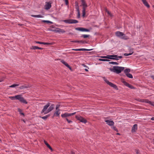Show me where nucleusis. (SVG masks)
I'll return each instance as SVG.
<instances>
[{
	"label": "nucleus",
	"mask_w": 154,
	"mask_h": 154,
	"mask_svg": "<svg viewBox=\"0 0 154 154\" xmlns=\"http://www.w3.org/2000/svg\"><path fill=\"white\" fill-rule=\"evenodd\" d=\"M82 65L83 66H84L85 67L88 68V67L87 66H86V65H85L83 64Z\"/></svg>",
	"instance_id": "56"
},
{
	"label": "nucleus",
	"mask_w": 154,
	"mask_h": 154,
	"mask_svg": "<svg viewBox=\"0 0 154 154\" xmlns=\"http://www.w3.org/2000/svg\"><path fill=\"white\" fill-rule=\"evenodd\" d=\"M81 1L82 6H88L85 0H82Z\"/></svg>",
	"instance_id": "24"
},
{
	"label": "nucleus",
	"mask_w": 154,
	"mask_h": 154,
	"mask_svg": "<svg viewBox=\"0 0 154 154\" xmlns=\"http://www.w3.org/2000/svg\"><path fill=\"white\" fill-rule=\"evenodd\" d=\"M15 99L19 100L21 102L24 103L26 104L27 103V102L26 100H25L24 98L21 97L20 95H18L15 96Z\"/></svg>",
	"instance_id": "4"
},
{
	"label": "nucleus",
	"mask_w": 154,
	"mask_h": 154,
	"mask_svg": "<svg viewBox=\"0 0 154 154\" xmlns=\"http://www.w3.org/2000/svg\"><path fill=\"white\" fill-rule=\"evenodd\" d=\"M75 118L77 119L80 121L81 122L84 123H85L87 122L86 120L80 116H76Z\"/></svg>",
	"instance_id": "6"
},
{
	"label": "nucleus",
	"mask_w": 154,
	"mask_h": 154,
	"mask_svg": "<svg viewBox=\"0 0 154 154\" xmlns=\"http://www.w3.org/2000/svg\"><path fill=\"white\" fill-rule=\"evenodd\" d=\"M2 81H3V80H0V82H2Z\"/></svg>",
	"instance_id": "63"
},
{
	"label": "nucleus",
	"mask_w": 154,
	"mask_h": 154,
	"mask_svg": "<svg viewBox=\"0 0 154 154\" xmlns=\"http://www.w3.org/2000/svg\"><path fill=\"white\" fill-rule=\"evenodd\" d=\"M124 67L117 66H113L112 68H109V69L111 72H114L117 74H119L123 70Z\"/></svg>",
	"instance_id": "2"
},
{
	"label": "nucleus",
	"mask_w": 154,
	"mask_h": 154,
	"mask_svg": "<svg viewBox=\"0 0 154 154\" xmlns=\"http://www.w3.org/2000/svg\"><path fill=\"white\" fill-rule=\"evenodd\" d=\"M108 85L115 89H117V87L116 85L111 82L109 83Z\"/></svg>",
	"instance_id": "20"
},
{
	"label": "nucleus",
	"mask_w": 154,
	"mask_h": 154,
	"mask_svg": "<svg viewBox=\"0 0 154 154\" xmlns=\"http://www.w3.org/2000/svg\"><path fill=\"white\" fill-rule=\"evenodd\" d=\"M51 151H53V150H52V148H51V147L50 146L48 147Z\"/></svg>",
	"instance_id": "53"
},
{
	"label": "nucleus",
	"mask_w": 154,
	"mask_h": 154,
	"mask_svg": "<svg viewBox=\"0 0 154 154\" xmlns=\"http://www.w3.org/2000/svg\"><path fill=\"white\" fill-rule=\"evenodd\" d=\"M137 154H140L139 152L138 151H137L136 152Z\"/></svg>",
	"instance_id": "58"
},
{
	"label": "nucleus",
	"mask_w": 154,
	"mask_h": 154,
	"mask_svg": "<svg viewBox=\"0 0 154 154\" xmlns=\"http://www.w3.org/2000/svg\"><path fill=\"white\" fill-rule=\"evenodd\" d=\"M115 34L117 36L122 39L126 40L129 39V38L128 36L125 35L123 32L120 31H117L116 32Z\"/></svg>",
	"instance_id": "3"
},
{
	"label": "nucleus",
	"mask_w": 154,
	"mask_h": 154,
	"mask_svg": "<svg viewBox=\"0 0 154 154\" xmlns=\"http://www.w3.org/2000/svg\"><path fill=\"white\" fill-rule=\"evenodd\" d=\"M125 75L128 77L130 78H133L132 75L131 74L129 73H127Z\"/></svg>",
	"instance_id": "28"
},
{
	"label": "nucleus",
	"mask_w": 154,
	"mask_h": 154,
	"mask_svg": "<svg viewBox=\"0 0 154 154\" xmlns=\"http://www.w3.org/2000/svg\"><path fill=\"white\" fill-rule=\"evenodd\" d=\"M133 53V52L132 51L129 53H125L124 54V55L125 56H128L131 55Z\"/></svg>",
	"instance_id": "35"
},
{
	"label": "nucleus",
	"mask_w": 154,
	"mask_h": 154,
	"mask_svg": "<svg viewBox=\"0 0 154 154\" xmlns=\"http://www.w3.org/2000/svg\"><path fill=\"white\" fill-rule=\"evenodd\" d=\"M72 42H78V43H79V41H77V40H74V41H72Z\"/></svg>",
	"instance_id": "51"
},
{
	"label": "nucleus",
	"mask_w": 154,
	"mask_h": 154,
	"mask_svg": "<svg viewBox=\"0 0 154 154\" xmlns=\"http://www.w3.org/2000/svg\"><path fill=\"white\" fill-rule=\"evenodd\" d=\"M72 50H74L75 51H81V48L77 49H72Z\"/></svg>",
	"instance_id": "49"
},
{
	"label": "nucleus",
	"mask_w": 154,
	"mask_h": 154,
	"mask_svg": "<svg viewBox=\"0 0 154 154\" xmlns=\"http://www.w3.org/2000/svg\"><path fill=\"white\" fill-rule=\"evenodd\" d=\"M31 49L35 50V49H40L42 50L43 49V48H39L36 46H32L31 48Z\"/></svg>",
	"instance_id": "18"
},
{
	"label": "nucleus",
	"mask_w": 154,
	"mask_h": 154,
	"mask_svg": "<svg viewBox=\"0 0 154 154\" xmlns=\"http://www.w3.org/2000/svg\"><path fill=\"white\" fill-rule=\"evenodd\" d=\"M81 1L82 6H88L85 0H82Z\"/></svg>",
	"instance_id": "23"
},
{
	"label": "nucleus",
	"mask_w": 154,
	"mask_h": 154,
	"mask_svg": "<svg viewBox=\"0 0 154 154\" xmlns=\"http://www.w3.org/2000/svg\"><path fill=\"white\" fill-rule=\"evenodd\" d=\"M117 135H120V134L119 133H117Z\"/></svg>",
	"instance_id": "64"
},
{
	"label": "nucleus",
	"mask_w": 154,
	"mask_h": 154,
	"mask_svg": "<svg viewBox=\"0 0 154 154\" xmlns=\"http://www.w3.org/2000/svg\"><path fill=\"white\" fill-rule=\"evenodd\" d=\"M106 12L107 13V14L110 15L111 17L112 16V15L111 13L109 11H106Z\"/></svg>",
	"instance_id": "45"
},
{
	"label": "nucleus",
	"mask_w": 154,
	"mask_h": 154,
	"mask_svg": "<svg viewBox=\"0 0 154 154\" xmlns=\"http://www.w3.org/2000/svg\"><path fill=\"white\" fill-rule=\"evenodd\" d=\"M59 107H60V105H57L56 106V110H60V109H59Z\"/></svg>",
	"instance_id": "40"
},
{
	"label": "nucleus",
	"mask_w": 154,
	"mask_h": 154,
	"mask_svg": "<svg viewBox=\"0 0 154 154\" xmlns=\"http://www.w3.org/2000/svg\"><path fill=\"white\" fill-rule=\"evenodd\" d=\"M65 2L66 5H68L69 3L68 0H64Z\"/></svg>",
	"instance_id": "47"
},
{
	"label": "nucleus",
	"mask_w": 154,
	"mask_h": 154,
	"mask_svg": "<svg viewBox=\"0 0 154 154\" xmlns=\"http://www.w3.org/2000/svg\"><path fill=\"white\" fill-rule=\"evenodd\" d=\"M89 35H85V34L82 35V37H83L84 38H88L89 37Z\"/></svg>",
	"instance_id": "32"
},
{
	"label": "nucleus",
	"mask_w": 154,
	"mask_h": 154,
	"mask_svg": "<svg viewBox=\"0 0 154 154\" xmlns=\"http://www.w3.org/2000/svg\"><path fill=\"white\" fill-rule=\"evenodd\" d=\"M128 87L130 88L131 89L134 88V87L132 85L129 84V85L128 86Z\"/></svg>",
	"instance_id": "43"
},
{
	"label": "nucleus",
	"mask_w": 154,
	"mask_h": 154,
	"mask_svg": "<svg viewBox=\"0 0 154 154\" xmlns=\"http://www.w3.org/2000/svg\"><path fill=\"white\" fill-rule=\"evenodd\" d=\"M42 22H44V23H50L51 24L53 23L51 21H49V20H42Z\"/></svg>",
	"instance_id": "31"
},
{
	"label": "nucleus",
	"mask_w": 154,
	"mask_h": 154,
	"mask_svg": "<svg viewBox=\"0 0 154 154\" xmlns=\"http://www.w3.org/2000/svg\"><path fill=\"white\" fill-rule=\"evenodd\" d=\"M51 151H53V150H52V148H51V147L50 146L48 147Z\"/></svg>",
	"instance_id": "52"
},
{
	"label": "nucleus",
	"mask_w": 154,
	"mask_h": 154,
	"mask_svg": "<svg viewBox=\"0 0 154 154\" xmlns=\"http://www.w3.org/2000/svg\"><path fill=\"white\" fill-rule=\"evenodd\" d=\"M79 41V42H81L82 43H84L85 42V41Z\"/></svg>",
	"instance_id": "54"
},
{
	"label": "nucleus",
	"mask_w": 154,
	"mask_h": 154,
	"mask_svg": "<svg viewBox=\"0 0 154 154\" xmlns=\"http://www.w3.org/2000/svg\"><path fill=\"white\" fill-rule=\"evenodd\" d=\"M112 58H113V59H112V60H119V58H122V56H118L116 55H112Z\"/></svg>",
	"instance_id": "12"
},
{
	"label": "nucleus",
	"mask_w": 154,
	"mask_h": 154,
	"mask_svg": "<svg viewBox=\"0 0 154 154\" xmlns=\"http://www.w3.org/2000/svg\"><path fill=\"white\" fill-rule=\"evenodd\" d=\"M85 70L86 72H88V70L87 69H85Z\"/></svg>",
	"instance_id": "60"
},
{
	"label": "nucleus",
	"mask_w": 154,
	"mask_h": 154,
	"mask_svg": "<svg viewBox=\"0 0 154 154\" xmlns=\"http://www.w3.org/2000/svg\"><path fill=\"white\" fill-rule=\"evenodd\" d=\"M66 121H67V122H68V123H70L72 122L71 121L69 120L67 118L66 119Z\"/></svg>",
	"instance_id": "48"
},
{
	"label": "nucleus",
	"mask_w": 154,
	"mask_h": 154,
	"mask_svg": "<svg viewBox=\"0 0 154 154\" xmlns=\"http://www.w3.org/2000/svg\"><path fill=\"white\" fill-rule=\"evenodd\" d=\"M143 4L147 8L150 7L149 5L148 4L146 0H141Z\"/></svg>",
	"instance_id": "17"
},
{
	"label": "nucleus",
	"mask_w": 154,
	"mask_h": 154,
	"mask_svg": "<svg viewBox=\"0 0 154 154\" xmlns=\"http://www.w3.org/2000/svg\"><path fill=\"white\" fill-rule=\"evenodd\" d=\"M71 154H75V153L73 152H71Z\"/></svg>",
	"instance_id": "61"
},
{
	"label": "nucleus",
	"mask_w": 154,
	"mask_h": 154,
	"mask_svg": "<svg viewBox=\"0 0 154 154\" xmlns=\"http://www.w3.org/2000/svg\"><path fill=\"white\" fill-rule=\"evenodd\" d=\"M51 7V3L50 2H46L45 6V8L47 10H48Z\"/></svg>",
	"instance_id": "11"
},
{
	"label": "nucleus",
	"mask_w": 154,
	"mask_h": 154,
	"mask_svg": "<svg viewBox=\"0 0 154 154\" xmlns=\"http://www.w3.org/2000/svg\"><path fill=\"white\" fill-rule=\"evenodd\" d=\"M43 44L45 45H51V43H48V42H43Z\"/></svg>",
	"instance_id": "44"
},
{
	"label": "nucleus",
	"mask_w": 154,
	"mask_h": 154,
	"mask_svg": "<svg viewBox=\"0 0 154 154\" xmlns=\"http://www.w3.org/2000/svg\"><path fill=\"white\" fill-rule=\"evenodd\" d=\"M140 101L142 102H144L148 103L150 104L151 105L154 106V102H151V101L149 100H148L143 99V100H140Z\"/></svg>",
	"instance_id": "10"
},
{
	"label": "nucleus",
	"mask_w": 154,
	"mask_h": 154,
	"mask_svg": "<svg viewBox=\"0 0 154 154\" xmlns=\"http://www.w3.org/2000/svg\"><path fill=\"white\" fill-rule=\"evenodd\" d=\"M50 103H48L45 105L44 106L41 113H44V114H46L53 110L54 109V105L52 104L50 106Z\"/></svg>",
	"instance_id": "1"
},
{
	"label": "nucleus",
	"mask_w": 154,
	"mask_h": 154,
	"mask_svg": "<svg viewBox=\"0 0 154 154\" xmlns=\"http://www.w3.org/2000/svg\"><path fill=\"white\" fill-rule=\"evenodd\" d=\"M31 16L34 17L43 18V16L41 15H32Z\"/></svg>",
	"instance_id": "22"
},
{
	"label": "nucleus",
	"mask_w": 154,
	"mask_h": 154,
	"mask_svg": "<svg viewBox=\"0 0 154 154\" xmlns=\"http://www.w3.org/2000/svg\"><path fill=\"white\" fill-rule=\"evenodd\" d=\"M105 121L106 122L108 125L110 126L113 125L114 124V122L112 121L106 120Z\"/></svg>",
	"instance_id": "15"
},
{
	"label": "nucleus",
	"mask_w": 154,
	"mask_h": 154,
	"mask_svg": "<svg viewBox=\"0 0 154 154\" xmlns=\"http://www.w3.org/2000/svg\"><path fill=\"white\" fill-rule=\"evenodd\" d=\"M19 85L18 84H14L9 86L10 87L13 88L16 86H18Z\"/></svg>",
	"instance_id": "30"
},
{
	"label": "nucleus",
	"mask_w": 154,
	"mask_h": 154,
	"mask_svg": "<svg viewBox=\"0 0 154 154\" xmlns=\"http://www.w3.org/2000/svg\"><path fill=\"white\" fill-rule=\"evenodd\" d=\"M106 58L110 59H113V58H112V55H107L106 56Z\"/></svg>",
	"instance_id": "36"
},
{
	"label": "nucleus",
	"mask_w": 154,
	"mask_h": 154,
	"mask_svg": "<svg viewBox=\"0 0 154 154\" xmlns=\"http://www.w3.org/2000/svg\"><path fill=\"white\" fill-rule=\"evenodd\" d=\"M109 63L110 64H112L113 65H118V63L116 62H109Z\"/></svg>",
	"instance_id": "33"
},
{
	"label": "nucleus",
	"mask_w": 154,
	"mask_h": 154,
	"mask_svg": "<svg viewBox=\"0 0 154 154\" xmlns=\"http://www.w3.org/2000/svg\"><path fill=\"white\" fill-rule=\"evenodd\" d=\"M151 77L154 80V75H152L151 76Z\"/></svg>",
	"instance_id": "55"
},
{
	"label": "nucleus",
	"mask_w": 154,
	"mask_h": 154,
	"mask_svg": "<svg viewBox=\"0 0 154 154\" xmlns=\"http://www.w3.org/2000/svg\"><path fill=\"white\" fill-rule=\"evenodd\" d=\"M112 128L114 130L116 131L117 132L118 131V130L117 129V128L114 126H113L112 127Z\"/></svg>",
	"instance_id": "38"
},
{
	"label": "nucleus",
	"mask_w": 154,
	"mask_h": 154,
	"mask_svg": "<svg viewBox=\"0 0 154 154\" xmlns=\"http://www.w3.org/2000/svg\"><path fill=\"white\" fill-rule=\"evenodd\" d=\"M60 110H56V111L54 113V116H58L60 114Z\"/></svg>",
	"instance_id": "19"
},
{
	"label": "nucleus",
	"mask_w": 154,
	"mask_h": 154,
	"mask_svg": "<svg viewBox=\"0 0 154 154\" xmlns=\"http://www.w3.org/2000/svg\"><path fill=\"white\" fill-rule=\"evenodd\" d=\"M61 63L64 64L69 69H71V67L65 61L63 60H62L61 61Z\"/></svg>",
	"instance_id": "16"
},
{
	"label": "nucleus",
	"mask_w": 154,
	"mask_h": 154,
	"mask_svg": "<svg viewBox=\"0 0 154 154\" xmlns=\"http://www.w3.org/2000/svg\"><path fill=\"white\" fill-rule=\"evenodd\" d=\"M44 143L48 147L50 146V145L47 143V142L45 140H44Z\"/></svg>",
	"instance_id": "39"
},
{
	"label": "nucleus",
	"mask_w": 154,
	"mask_h": 154,
	"mask_svg": "<svg viewBox=\"0 0 154 154\" xmlns=\"http://www.w3.org/2000/svg\"><path fill=\"white\" fill-rule=\"evenodd\" d=\"M75 29L77 30L82 31V32H88L90 31V30L89 29H86L85 28H83L82 27L76 28H75Z\"/></svg>",
	"instance_id": "9"
},
{
	"label": "nucleus",
	"mask_w": 154,
	"mask_h": 154,
	"mask_svg": "<svg viewBox=\"0 0 154 154\" xmlns=\"http://www.w3.org/2000/svg\"><path fill=\"white\" fill-rule=\"evenodd\" d=\"M130 72V69H126L124 70V72L125 74H126L127 73H129V72Z\"/></svg>",
	"instance_id": "26"
},
{
	"label": "nucleus",
	"mask_w": 154,
	"mask_h": 154,
	"mask_svg": "<svg viewBox=\"0 0 154 154\" xmlns=\"http://www.w3.org/2000/svg\"><path fill=\"white\" fill-rule=\"evenodd\" d=\"M76 11H77L78 12V18H79L80 16L79 9V11L78 10H76Z\"/></svg>",
	"instance_id": "41"
},
{
	"label": "nucleus",
	"mask_w": 154,
	"mask_h": 154,
	"mask_svg": "<svg viewBox=\"0 0 154 154\" xmlns=\"http://www.w3.org/2000/svg\"><path fill=\"white\" fill-rule=\"evenodd\" d=\"M75 8L76 9V10H78L79 11V4L78 2L77 1H75Z\"/></svg>",
	"instance_id": "21"
},
{
	"label": "nucleus",
	"mask_w": 154,
	"mask_h": 154,
	"mask_svg": "<svg viewBox=\"0 0 154 154\" xmlns=\"http://www.w3.org/2000/svg\"><path fill=\"white\" fill-rule=\"evenodd\" d=\"M20 88L21 89H23L25 88H29V86H26V85H23L22 86L20 87Z\"/></svg>",
	"instance_id": "27"
},
{
	"label": "nucleus",
	"mask_w": 154,
	"mask_h": 154,
	"mask_svg": "<svg viewBox=\"0 0 154 154\" xmlns=\"http://www.w3.org/2000/svg\"><path fill=\"white\" fill-rule=\"evenodd\" d=\"M50 115H46V116H43V117H40L42 119H44V120H46L49 117V116Z\"/></svg>",
	"instance_id": "29"
},
{
	"label": "nucleus",
	"mask_w": 154,
	"mask_h": 154,
	"mask_svg": "<svg viewBox=\"0 0 154 154\" xmlns=\"http://www.w3.org/2000/svg\"><path fill=\"white\" fill-rule=\"evenodd\" d=\"M76 113V112L72 113H65L64 114H61V116L62 118H65L68 116H71L75 114Z\"/></svg>",
	"instance_id": "8"
},
{
	"label": "nucleus",
	"mask_w": 154,
	"mask_h": 154,
	"mask_svg": "<svg viewBox=\"0 0 154 154\" xmlns=\"http://www.w3.org/2000/svg\"><path fill=\"white\" fill-rule=\"evenodd\" d=\"M53 31L55 32H57L59 34L63 33L66 32V31L63 29L58 28H56Z\"/></svg>",
	"instance_id": "7"
},
{
	"label": "nucleus",
	"mask_w": 154,
	"mask_h": 154,
	"mask_svg": "<svg viewBox=\"0 0 154 154\" xmlns=\"http://www.w3.org/2000/svg\"><path fill=\"white\" fill-rule=\"evenodd\" d=\"M104 81L106 82L108 85L109 83L110 82L107 79H104Z\"/></svg>",
	"instance_id": "42"
},
{
	"label": "nucleus",
	"mask_w": 154,
	"mask_h": 154,
	"mask_svg": "<svg viewBox=\"0 0 154 154\" xmlns=\"http://www.w3.org/2000/svg\"><path fill=\"white\" fill-rule=\"evenodd\" d=\"M81 51H90L92 49H88L85 48H81Z\"/></svg>",
	"instance_id": "37"
},
{
	"label": "nucleus",
	"mask_w": 154,
	"mask_h": 154,
	"mask_svg": "<svg viewBox=\"0 0 154 154\" xmlns=\"http://www.w3.org/2000/svg\"><path fill=\"white\" fill-rule=\"evenodd\" d=\"M100 61H109V60L108 59H100L99 60Z\"/></svg>",
	"instance_id": "34"
},
{
	"label": "nucleus",
	"mask_w": 154,
	"mask_h": 154,
	"mask_svg": "<svg viewBox=\"0 0 154 154\" xmlns=\"http://www.w3.org/2000/svg\"><path fill=\"white\" fill-rule=\"evenodd\" d=\"M35 42L36 43L39 44H43V42L36 41Z\"/></svg>",
	"instance_id": "46"
},
{
	"label": "nucleus",
	"mask_w": 154,
	"mask_h": 154,
	"mask_svg": "<svg viewBox=\"0 0 154 154\" xmlns=\"http://www.w3.org/2000/svg\"><path fill=\"white\" fill-rule=\"evenodd\" d=\"M106 56H103V57H102V58H106Z\"/></svg>",
	"instance_id": "59"
},
{
	"label": "nucleus",
	"mask_w": 154,
	"mask_h": 154,
	"mask_svg": "<svg viewBox=\"0 0 154 154\" xmlns=\"http://www.w3.org/2000/svg\"><path fill=\"white\" fill-rule=\"evenodd\" d=\"M21 115H23V116H24V114L23 113H21Z\"/></svg>",
	"instance_id": "62"
},
{
	"label": "nucleus",
	"mask_w": 154,
	"mask_h": 154,
	"mask_svg": "<svg viewBox=\"0 0 154 154\" xmlns=\"http://www.w3.org/2000/svg\"><path fill=\"white\" fill-rule=\"evenodd\" d=\"M137 129V125L136 124H135L132 127L131 131L132 132H135Z\"/></svg>",
	"instance_id": "14"
},
{
	"label": "nucleus",
	"mask_w": 154,
	"mask_h": 154,
	"mask_svg": "<svg viewBox=\"0 0 154 154\" xmlns=\"http://www.w3.org/2000/svg\"><path fill=\"white\" fill-rule=\"evenodd\" d=\"M122 83H123L126 86L128 87V86L129 85V84L127 83L125 81L124 79L122 80Z\"/></svg>",
	"instance_id": "25"
},
{
	"label": "nucleus",
	"mask_w": 154,
	"mask_h": 154,
	"mask_svg": "<svg viewBox=\"0 0 154 154\" xmlns=\"http://www.w3.org/2000/svg\"><path fill=\"white\" fill-rule=\"evenodd\" d=\"M10 98L12 100H14V98H15V96L14 97H10Z\"/></svg>",
	"instance_id": "50"
},
{
	"label": "nucleus",
	"mask_w": 154,
	"mask_h": 154,
	"mask_svg": "<svg viewBox=\"0 0 154 154\" xmlns=\"http://www.w3.org/2000/svg\"><path fill=\"white\" fill-rule=\"evenodd\" d=\"M62 21L69 24L76 23L78 22L77 20L72 19L63 20Z\"/></svg>",
	"instance_id": "5"
},
{
	"label": "nucleus",
	"mask_w": 154,
	"mask_h": 154,
	"mask_svg": "<svg viewBox=\"0 0 154 154\" xmlns=\"http://www.w3.org/2000/svg\"><path fill=\"white\" fill-rule=\"evenodd\" d=\"M82 17H84L85 16L86 14V8L88 7V6H82Z\"/></svg>",
	"instance_id": "13"
},
{
	"label": "nucleus",
	"mask_w": 154,
	"mask_h": 154,
	"mask_svg": "<svg viewBox=\"0 0 154 154\" xmlns=\"http://www.w3.org/2000/svg\"><path fill=\"white\" fill-rule=\"evenodd\" d=\"M151 120H154V117H152L151 118Z\"/></svg>",
	"instance_id": "57"
}]
</instances>
